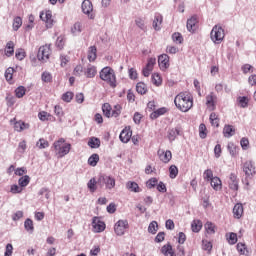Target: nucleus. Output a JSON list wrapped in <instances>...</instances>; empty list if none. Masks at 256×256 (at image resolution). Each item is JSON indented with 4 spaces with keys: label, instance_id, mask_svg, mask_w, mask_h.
<instances>
[{
    "label": "nucleus",
    "instance_id": "nucleus-1",
    "mask_svg": "<svg viewBox=\"0 0 256 256\" xmlns=\"http://www.w3.org/2000/svg\"><path fill=\"white\" fill-rule=\"evenodd\" d=\"M174 103L177 109L187 113L193 107V96L189 92H181L175 97Z\"/></svg>",
    "mask_w": 256,
    "mask_h": 256
},
{
    "label": "nucleus",
    "instance_id": "nucleus-2",
    "mask_svg": "<svg viewBox=\"0 0 256 256\" xmlns=\"http://www.w3.org/2000/svg\"><path fill=\"white\" fill-rule=\"evenodd\" d=\"M100 79L108 83L113 89L117 87V77L115 76V70H113L111 67H104L100 71Z\"/></svg>",
    "mask_w": 256,
    "mask_h": 256
},
{
    "label": "nucleus",
    "instance_id": "nucleus-3",
    "mask_svg": "<svg viewBox=\"0 0 256 256\" xmlns=\"http://www.w3.org/2000/svg\"><path fill=\"white\" fill-rule=\"evenodd\" d=\"M63 143H65L64 138H60L59 140L53 143V147L56 151V155H58V157L60 158L65 157V155H69V152L71 151V144L65 143L63 145Z\"/></svg>",
    "mask_w": 256,
    "mask_h": 256
},
{
    "label": "nucleus",
    "instance_id": "nucleus-4",
    "mask_svg": "<svg viewBox=\"0 0 256 256\" xmlns=\"http://www.w3.org/2000/svg\"><path fill=\"white\" fill-rule=\"evenodd\" d=\"M210 39L216 45H219L225 39V30L219 25H215L210 33Z\"/></svg>",
    "mask_w": 256,
    "mask_h": 256
},
{
    "label": "nucleus",
    "instance_id": "nucleus-5",
    "mask_svg": "<svg viewBox=\"0 0 256 256\" xmlns=\"http://www.w3.org/2000/svg\"><path fill=\"white\" fill-rule=\"evenodd\" d=\"M242 169L246 175V179H253L255 176V162L248 160L243 163Z\"/></svg>",
    "mask_w": 256,
    "mask_h": 256
},
{
    "label": "nucleus",
    "instance_id": "nucleus-6",
    "mask_svg": "<svg viewBox=\"0 0 256 256\" xmlns=\"http://www.w3.org/2000/svg\"><path fill=\"white\" fill-rule=\"evenodd\" d=\"M129 229V222L127 220H119L114 225V231L119 237L125 235V230Z\"/></svg>",
    "mask_w": 256,
    "mask_h": 256
},
{
    "label": "nucleus",
    "instance_id": "nucleus-7",
    "mask_svg": "<svg viewBox=\"0 0 256 256\" xmlns=\"http://www.w3.org/2000/svg\"><path fill=\"white\" fill-rule=\"evenodd\" d=\"M51 55V44L41 46L38 50L37 57L39 61H47Z\"/></svg>",
    "mask_w": 256,
    "mask_h": 256
},
{
    "label": "nucleus",
    "instance_id": "nucleus-8",
    "mask_svg": "<svg viewBox=\"0 0 256 256\" xmlns=\"http://www.w3.org/2000/svg\"><path fill=\"white\" fill-rule=\"evenodd\" d=\"M98 185L100 187L106 185V189H113V187H115V178L111 176H100L98 179Z\"/></svg>",
    "mask_w": 256,
    "mask_h": 256
},
{
    "label": "nucleus",
    "instance_id": "nucleus-9",
    "mask_svg": "<svg viewBox=\"0 0 256 256\" xmlns=\"http://www.w3.org/2000/svg\"><path fill=\"white\" fill-rule=\"evenodd\" d=\"M82 13L85 15H88L90 19H95V16H93V3H91L89 0H84L82 2Z\"/></svg>",
    "mask_w": 256,
    "mask_h": 256
},
{
    "label": "nucleus",
    "instance_id": "nucleus-10",
    "mask_svg": "<svg viewBox=\"0 0 256 256\" xmlns=\"http://www.w3.org/2000/svg\"><path fill=\"white\" fill-rule=\"evenodd\" d=\"M228 187L232 191H239V178L235 173H231L228 179Z\"/></svg>",
    "mask_w": 256,
    "mask_h": 256
},
{
    "label": "nucleus",
    "instance_id": "nucleus-11",
    "mask_svg": "<svg viewBox=\"0 0 256 256\" xmlns=\"http://www.w3.org/2000/svg\"><path fill=\"white\" fill-rule=\"evenodd\" d=\"M92 227L95 233H103L105 231V222L101 221L98 217H94L92 220Z\"/></svg>",
    "mask_w": 256,
    "mask_h": 256
},
{
    "label": "nucleus",
    "instance_id": "nucleus-12",
    "mask_svg": "<svg viewBox=\"0 0 256 256\" xmlns=\"http://www.w3.org/2000/svg\"><path fill=\"white\" fill-rule=\"evenodd\" d=\"M197 23H199V18L197 15H193L190 19L187 20V30L190 33H195V31H197Z\"/></svg>",
    "mask_w": 256,
    "mask_h": 256
},
{
    "label": "nucleus",
    "instance_id": "nucleus-13",
    "mask_svg": "<svg viewBox=\"0 0 256 256\" xmlns=\"http://www.w3.org/2000/svg\"><path fill=\"white\" fill-rule=\"evenodd\" d=\"M133 135V132L131 131L130 127H125L119 136V139L122 143H129V141H131V137Z\"/></svg>",
    "mask_w": 256,
    "mask_h": 256
},
{
    "label": "nucleus",
    "instance_id": "nucleus-14",
    "mask_svg": "<svg viewBox=\"0 0 256 256\" xmlns=\"http://www.w3.org/2000/svg\"><path fill=\"white\" fill-rule=\"evenodd\" d=\"M158 64L160 69H169V55L162 54L158 57Z\"/></svg>",
    "mask_w": 256,
    "mask_h": 256
},
{
    "label": "nucleus",
    "instance_id": "nucleus-15",
    "mask_svg": "<svg viewBox=\"0 0 256 256\" xmlns=\"http://www.w3.org/2000/svg\"><path fill=\"white\" fill-rule=\"evenodd\" d=\"M178 135H181V129L179 127L169 129L167 137L170 143H173V141L177 139Z\"/></svg>",
    "mask_w": 256,
    "mask_h": 256
},
{
    "label": "nucleus",
    "instance_id": "nucleus-16",
    "mask_svg": "<svg viewBox=\"0 0 256 256\" xmlns=\"http://www.w3.org/2000/svg\"><path fill=\"white\" fill-rule=\"evenodd\" d=\"M167 111H168V109L166 107L156 109L150 114V119L155 121V119H159V117L165 115V113H167Z\"/></svg>",
    "mask_w": 256,
    "mask_h": 256
},
{
    "label": "nucleus",
    "instance_id": "nucleus-17",
    "mask_svg": "<svg viewBox=\"0 0 256 256\" xmlns=\"http://www.w3.org/2000/svg\"><path fill=\"white\" fill-rule=\"evenodd\" d=\"M223 135L227 139L233 137V135H235V126L229 124L225 125L223 128Z\"/></svg>",
    "mask_w": 256,
    "mask_h": 256
},
{
    "label": "nucleus",
    "instance_id": "nucleus-18",
    "mask_svg": "<svg viewBox=\"0 0 256 256\" xmlns=\"http://www.w3.org/2000/svg\"><path fill=\"white\" fill-rule=\"evenodd\" d=\"M163 23V16L159 13L155 14L153 20V28L155 31H161V24Z\"/></svg>",
    "mask_w": 256,
    "mask_h": 256
},
{
    "label": "nucleus",
    "instance_id": "nucleus-19",
    "mask_svg": "<svg viewBox=\"0 0 256 256\" xmlns=\"http://www.w3.org/2000/svg\"><path fill=\"white\" fill-rule=\"evenodd\" d=\"M234 219H241L243 217V204L237 203L233 208Z\"/></svg>",
    "mask_w": 256,
    "mask_h": 256
},
{
    "label": "nucleus",
    "instance_id": "nucleus-20",
    "mask_svg": "<svg viewBox=\"0 0 256 256\" xmlns=\"http://www.w3.org/2000/svg\"><path fill=\"white\" fill-rule=\"evenodd\" d=\"M97 59V47L96 46H90L88 49V61L90 63H93Z\"/></svg>",
    "mask_w": 256,
    "mask_h": 256
},
{
    "label": "nucleus",
    "instance_id": "nucleus-21",
    "mask_svg": "<svg viewBox=\"0 0 256 256\" xmlns=\"http://www.w3.org/2000/svg\"><path fill=\"white\" fill-rule=\"evenodd\" d=\"M14 53H15V44L13 43V41H9L6 44L5 55L6 57H13Z\"/></svg>",
    "mask_w": 256,
    "mask_h": 256
},
{
    "label": "nucleus",
    "instance_id": "nucleus-22",
    "mask_svg": "<svg viewBox=\"0 0 256 256\" xmlns=\"http://www.w3.org/2000/svg\"><path fill=\"white\" fill-rule=\"evenodd\" d=\"M88 147H91V149H99L101 147V140L97 137H92L88 141Z\"/></svg>",
    "mask_w": 256,
    "mask_h": 256
},
{
    "label": "nucleus",
    "instance_id": "nucleus-23",
    "mask_svg": "<svg viewBox=\"0 0 256 256\" xmlns=\"http://www.w3.org/2000/svg\"><path fill=\"white\" fill-rule=\"evenodd\" d=\"M85 75L88 79H93L97 75V68L93 65H88Z\"/></svg>",
    "mask_w": 256,
    "mask_h": 256
},
{
    "label": "nucleus",
    "instance_id": "nucleus-24",
    "mask_svg": "<svg viewBox=\"0 0 256 256\" xmlns=\"http://www.w3.org/2000/svg\"><path fill=\"white\" fill-rule=\"evenodd\" d=\"M161 253L165 256H175V252H173V246H171V244L164 245L161 248Z\"/></svg>",
    "mask_w": 256,
    "mask_h": 256
},
{
    "label": "nucleus",
    "instance_id": "nucleus-25",
    "mask_svg": "<svg viewBox=\"0 0 256 256\" xmlns=\"http://www.w3.org/2000/svg\"><path fill=\"white\" fill-rule=\"evenodd\" d=\"M97 185H99V181L95 178H91L87 183V187L91 193H95V191H97Z\"/></svg>",
    "mask_w": 256,
    "mask_h": 256
},
{
    "label": "nucleus",
    "instance_id": "nucleus-26",
    "mask_svg": "<svg viewBox=\"0 0 256 256\" xmlns=\"http://www.w3.org/2000/svg\"><path fill=\"white\" fill-rule=\"evenodd\" d=\"M210 185L214 191H219L221 189V179L219 177H214L210 180Z\"/></svg>",
    "mask_w": 256,
    "mask_h": 256
},
{
    "label": "nucleus",
    "instance_id": "nucleus-27",
    "mask_svg": "<svg viewBox=\"0 0 256 256\" xmlns=\"http://www.w3.org/2000/svg\"><path fill=\"white\" fill-rule=\"evenodd\" d=\"M31 183V177L29 175L21 176L18 180L19 187H27Z\"/></svg>",
    "mask_w": 256,
    "mask_h": 256
},
{
    "label": "nucleus",
    "instance_id": "nucleus-28",
    "mask_svg": "<svg viewBox=\"0 0 256 256\" xmlns=\"http://www.w3.org/2000/svg\"><path fill=\"white\" fill-rule=\"evenodd\" d=\"M126 187L129 191H132L133 193H140L141 192V188H139V184H137L136 182H128L126 184Z\"/></svg>",
    "mask_w": 256,
    "mask_h": 256
},
{
    "label": "nucleus",
    "instance_id": "nucleus-29",
    "mask_svg": "<svg viewBox=\"0 0 256 256\" xmlns=\"http://www.w3.org/2000/svg\"><path fill=\"white\" fill-rule=\"evenodd\" d=\"M236 249L240 255H248L249 251L247 250V245L243 242H239L236 245Z\"/></svg>",
    "mask_w": 256,
    "mask_h": 256
},
{
    "label": "nucleus",
    "instance_id": "nucleus-30",
    "mask_svg": "<svg viewBox=\"0 0 256 256\" xmlns=\"http://www.w3.org/2000/svg\"><path fill=\"white\" fill-rule=\"evenodd\" d=\"M203 227L201 220H194L191 224V229L193 233H199Z\"/></svg>",
    "mask_w": 256,
    "mask_h": 256
},
{
    "label": "nucleus",
    "instance_id": "nucleus-31",
    "mask_svg": "<svg viewBox=\"0 0 256 256\" xmlns=\"http://www.w3.org/2000/svg\"><path fill=\"white\" fill-rule=\"evenodd\" d=\"M159 157L163 163H169L173 157V154H171L170 150H167L166 152H163L162 154H160Z\"/></svg>",
    "mask_w": 256,
    "mask_h": 256
},
{
    "label": "nucleus",
    "instance_id": "nucleus-32",
    "mask_svg": "<svg viewBox=\"0 0 256 256\" xmlns=\"http://www.w3.org/2000/svg\"><path fill=\"white\" fill-rule=\"evenodd\" d=\"M215 99H217V96L215 93L211 92L209 95L206 96V105L208 107H215Z\"/></svg>",
    "mask_w": 256,
    "mask_h": 256
},
{
    "label": "nucleus",
    "instance_id": "nucleus-33",
    "mask_svg": "<svg viewBox=\"0 0 256 256\" xmlns=\"http://www.w3.org/2000/svg\"><path fill=\"white\" fill-rule=\"evenodd\" d=\"M98 163H99V154H92L88 158V165H90V167H97Z\"/></svg>",
    "mask_w": 256,
    "mask_h": 256
},
{
    "label": "nucleus",
    "instance_id": "nucleus-34",
    "mask_svg": "<svg viewBox=\"0 0 256 256\" xmlns=\"http://www.w3.org/2000/svg\"><path fill=\"white\" fill-rule=\"evenodd\" d=\"M136 91L139 95H145L147 93V85L143 82H138L136 84Z\"/></svg>",
    "mask_w": 256,
    "mask_h": 256
},
{
    "label": "nucleus",
    "instance_id": "nucleus-35",
    "mask_svg": "<svg viewBox=\"0 0 256 256\" xmlns=\"http://www.w3.org/2000/svg\"><path fill=\"white\" fill-rule=\"evenodd\" d=\"M24 227L28 231V233H33V231H35V227L33 226V220H31L30 218L25 220Z\"/></svg>",
    "mask_w": 256,
    "mask_h": 256
},
{
    "label": "nucleus",
    "instance_id": "nucleus-36",
    "mask_svg": "<svg viewBox=\"0 0 256 256\" xmlns=\"http://www.w3.org/2000/svg\"><path fill=\"white\" fill-rule=\"evenodd\" d=\"M136 26L141 29V31L147 32V26L145 25V20L142 18H137L135 20Z\"/></svg>",
    "mask_w": 256,
    "mask_h": 256
},
{
    "label": "nucleus",
    "instance_id": "nucleus-37",
    "mask_svg": "<svg viewBox=\"0 0 256 256\" xmlns=\"http://www.w3.org/2000/svg\"><path fill=\"white\" fill-rule=\"evenodd\" d=\"M102 111L105 115V117H112V110H111V105H109V103H105L102 106Z\"/></svg>",
    "mask_w": 256,
    "mask_h": 256
},
{
    "label": "nucleus",
    "instance_id": "nucleus-38",
    "mask_svg": "<svg viewBox=\"0 0 256 256\" xmlns=\"http://www.w3.org/2000/svg\"><path fill=\"white\" fill-rule=\"evenodd\" d=\"M158 229L159 225L157 224V221H152L148 226V233H152V235H155Z\"/></svg>",
    "mask_w": 256,
    "mask_h": 256
},
{
    "label": "nucleus",
    "instance_id": "nucleus-39",
    "mask_svg": "<svg viewBox=\"0 0 256 256\" xmlns=\"http://www.w3.org/2000/svg\"><path fill=\"white\" fill-rule=\"evenodd\" d=\"M21 25H23V19H21V17L19 16L15 17L13 22V30L19 31V29L21 28Z\"/></svg>",
    "mask_w": 256,
    "mask_h": 256
},
{
    "label": "nucleus",
    "instance_id": "nucleus-40",
    "mask_svg": "<svg viewBox=\"0 0 256 256\" xmlns=\"http://www.w3.org/2000/svg\"><path fill=\"white\" fill-rule=\"evenodd\" d=\"M199 137L200 139L207 138V126H205L203 123L199 125Z\"/></svg>",
    "mask_w": 256,
    "mask_h": 256
},
{
    "label": "nucleus",
    "instance_id": "nucleus-41",
    "mask_svg": "<svg viewBox=\"0 0 256 256\" xmlns=\"http://www.w3.org/2000/svg\"><path fill=\"white\" fill-rule=\"evenodd\" d=\"M26 89L24 86H19L18 88L15 89V95L18 99H22V97H25Z\"/></svg>",
    "mask_w": 256,
    "mask_h": 256
},
{
    "label": "nucleus",
    "instance_id": "nucleus-42",
    "mask_svg": "<svg viewBox=\"0 0 256 256\" xmlns=\"http://www.w3.org/2000/svg\"><path fill=\"white\" fill-rule=\"evenodd\" d=\"M169 177L170 179H175L177 177V175H179V169L177 168V166L175 165H171L169 168Z\"/></svg>",
    "mask_w": 256,
    "mask_h": 256
},
{
    "label": "nucleus",
    "instance_id": "nucleus-43",
    "mask_svg": "<svg viewBox=\"0 0 256 256\" xmlns=\"http://www.w3.org/2000/svg\"><path fill=\"white\" fill-rule=\"evenodd\" d=\"M238 102L240 104V107L245 109V107H248L249 105V98H247V96H240L238 97Z\"/></svg>",
    "mask_w": 256,
    "mask_h": 256
},
{
    "label": "nucleus",
    "instance_id": "nucleus-44",
    "mask_svg": "<svg viewBox=\"0 0 256 256\" xmlns=\"http://www.w3.org/2000/svg\"><path fill=\"white\" fill-rule=\"evenodd\" d=\"M227 149H228L230 155H232V157H235L237 155V146H235V144L233 142L228 143Z\"/></svg>",
    "mask_w": 256,
    "mask_h": 256
},
{
    "label": "nucleus",
    "instance_id": "nucleus-45",
    "mask_svg": "<svg viewBox=\"0 0 256 256\" xmlns=\"http://www.w3.org/2000/svg\"><path fill=\"white\" fill-rule=\"evenodd\" d=\"M36 147L40 149H47V147H49V141L45 140L44 138H40L36 143Z\"/></svg>",
    "mask_w": 256,
    "mask_h": 256
},
{
    "label": "nucleus",
    "instance_id": "nucleus-46",
    "mask_svg": "<svg viewBox=\"0 0 256 256\" xmlns=\"http://www.w3.org/2000/svg\"><path fill=\"white\" fill-rule=\"evenodd\" d=\"M172 39H173L174 43H178V45H181V43H183V35H181V33H179V32H175L172 35Z\"/></svg>",
    "mask_w": 256,
    "mask_h": 256
},
{
    "label": "nucleus",
    "instance_id": "nucleus-47",
    "mask_svg": "<svg viewBox=\"0 0 256 256\" xmlns=\"http://www.w3.org/2000/svg\"><path fill=\"white\" fill-rule=\"evenodd\" d=\"M41 79L44 83H51V81H53V76H51V73L49 72H43Z\"/></svg>",
    "mask_w": 256,
    "mask_h": 256
},
{
    "label": "nucleus",
    "instance_id": "nucleus-48",
    "mask_svg": "<svg viewBox=\"0 0 256 256\" xmlns=\"http://www.w3.org/2000/svg\"><path fill=\"white\" fill-rule=\"evenodd\" d=\"M202 249L204 251H208V253H211V249H213V244L207 240L202 241Z\"/></svg>",
    "mask_w": 256,
    "mask_h": 256
},
{
    "label": "nucleus",
    "instance_id": "nucleus-49",
    "mask_svg": "<svg viewBox=\"0 0 256 256\" xmlns=\"http://www.w3.org/2000/svg\"><path fill=\"white\" fill-rule=\"evenodd\" d=\"M157 183H159V180L157 178H150L146 182V187H148V189H153V187H156Z\"/></svg>",
    "mask_w": 256,
    "mask_h": 256
},
{
    "label": "nucleus",
    "instance_id": "nucleus-50",
    "mask_svg": "<svg viewBox=\"0 0 256 256\" xmlns=\"http://www.w3.org/2000/svg\"><path fill=\"white\" fill-rule=\"evenodd\" d=\"M13 73H15V69H13L12 67H9L5 71V79H6V81H11V79H13Z\"/></svg>",
    "mask_w": 256,
    "mask_h": 256
},
{
    "label": "nucleus",
    "instance_id": "nucleus-51",
    "mask_svg": "<svg viewBox=\"0 0 256 256\" xmlns=\"http://www.w3.org/2000/svg\"><path fill=\"white\" fill-rule=\"evenodd\" d=\"M57 49H63L65 47V38L63 36H59L56 40Z\"/></svg>",
    "mask_w": 256,
    "mask_h": 256
},
{
    "label": "nucleus",
    "instance_id": "nucleus-52",
    "mask_svg": "<svg viewBox=\"0 0 256 256\" xmlns=\"http://www.w3.org/2000/svg\"><path fill=\"white\" fill-rule=\"evenodd\" d=\"M121 105L117 104L114 106V109L112 110V117H119L121 115Z\"/></svg>",
    "mask_w": 256,
    "mask_h": 256
},
{
    "label": "nucleus",
    "instance_id": "nucleus-53",
    "mask_svg": "<svg viewBox=\"0 0 256 256\" xmlns=\"http://www.w3.org/2000/svg\"><path fill=\"white\" fill-rule=\"evenodd\" d=\"M62 100H64L66 103H71L73 100V92H66L62 95Z\"/></svg>",
    "mask_w": 256,
    "mask_h": 256
},
{
    "label": "nucleus",
    "instance_id": "nucleus-54",
    "mask_svg": "<svg viewBox=\"0 0 256 256\" xmlns=\"http://www.w3.org/2000/svg\"><path fill=\"white\" fill-rule=\"evenodd\" d=\"M54 113L57 116L58 119H61V117H63L64 113H63V108L59 105H56L54 107Z\"/></svg>",
    "mask_w": 256,
    "mask_h": 256
},
{
    "label": "nucleus",
    "instance_id": "nucleus-55",
    "mask_svg": "<svg viewBox=\"0 0 256 256\" xmlns=\"http://www.w3.org/2000/svg\"><path fill=\"white\" fill-rule=\"evenodd\" d=\"M205 229L210 235H213V233H215V226L211 222H207L205 224Z\"/></svg>",
    "mask_w": 256,
    "mask_h": 256
},
{
    "label": "nucleus",
    "instance_id": "nucleus-56",
    "mask_svg": "<svg viewBox=\"0 0 256 256\" xmlns=\"http://www.w3.org/2000/svg\"><path fill=\"white\" fill-rule=\"evenodd\" d=\"M228 243L230 245H235V243H237V233L232 232L229 234Z\"/></svg>",
    "mask_w": 256,
    "mask_h": 256
},
{
    "label": "nucleus",
    "instance_id": "nucleus-57",
    "mask_svg": "<svg viewBox=\"0 0 256 256\" xmlns=\"http://www.w3.org/2000/svg\"><path fill=\"white\" fill-rule=\"evenodd\" d=\"M25 125L26 124L23 121L16 122L14 124V129H15V131L21 132V131H23V129H25Z\"/></svg>",
    "mask_w": 256,
    "mask_h": 256
},
{
    "label": "nucleus",
    "instance_id": "nucleus-58",
    "mask_svg": "<svg viewBox=\"0 0 256 256\" xmlns=\"http://www.w3.org/2000/svg\"><path fill=\"white\" fill-rule=\"evenodd\" d=\"M213 170L207 169L204 171V179L205 181H211L213 179Z\"/></svg>",
    "mask_w": 256,
    "mask_h": 256
},
{
    "label": "nucleus",
    "instance_id": "nucleus-59",
    "mask_svg": "<svg viewBox=\"0 0 256 256\" xmlns=\"http://www.w3.org/2000/svg\"><path fill=\"white\" fill-rule=\"evenodd\" d=\"M15 175L18 177H23V175H27V168L26 167H20L15 170Z\"/></svg>",
    "mask_w": 256,
    "mask_h": 256
},
{
    "label": "nucleus",
    "instance_id": "nucleus-60",
    "mask_svg": "<svg viewBox=\"0 0 256 256\" xmlns=\"http://www.w3.org/2000/svg\"><path fill=\"white\" fill-rule=\"evenodd\" d=\"M6 101H7L8 107H13V105H15V101H16L15 96H13L11 94H7Z\"/></svg>",
    "mask_w": 256,
    "mask_h": 256
},
{
    "label": "nucleus",
    "instance_id": "nucleus-61",
    "mask_svg": "<svg viewBox=\"0 0 256 256\" xmlns=\"http://www.w3.org/2000/svg\"><path fill=\"white\" fill-rule=\"evenodd\" d=\"M240 145L244 151H247V149H249V139L245 137L242 138L240 141Z\"/></svg>",
    "mask_w": 256,
    "mask_h": 256
},
{
    "label": "nucleus",
    "instance_id": "nucleus-62",
    "mask_svg": "<svg viewBox=\"0 0 256 256\" xmlns=\"http://www.w3.org/2000/svg\"><path fill=\"white\" fill-rule=\"evenodd\" d=\"M72 33L77 35V33H81V22H76L72 27Z\"/></svg>",
    "mask_w": 256,
    "mask_h": 256
},
{
    "label": "nucleus",
    "instance_id": "nucleus-63",
    "mask_svg": "<svg viewBox=\"0 0 256 256\" xmlns=\"http://www.w3.org/2000/svg\"><path fill=\"white\" fill-rule=\"evenodd\" d=\"M152 81L154 85H157V87H159V85H161V76H159V74H152Z\"/></svg>",
    "mask_w": 256,
    "mask_h": 256
},
{
    "label": "nucleus",
    "instance_id": "nucleus-64",
    "mask_svg": "<svg viewBox=\"0 0 256 256\" xmlns=\"http://www.w3.org/2000/svg\"><path fill=\"white\" fill-rule=\"evenodd\" d=\"M11 255H13V244L9 243L6 245L4 256H11Z\"/></svg>",
    "mask_w": 256,
    "mask_h": 256
}]
</instances>
